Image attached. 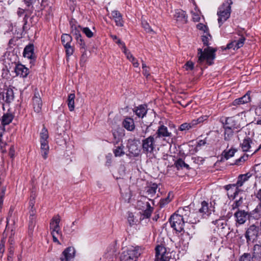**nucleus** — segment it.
Segmentation results:
<instances>
[{"label":"nucleus","instance_id":"nucleus-52","mask_svg":"<svg viewBox=\"0 0 261 261\" xmlns=\"http://www.w3.org/2000/svg\"><path fill=\"white\" fill-rule=\"evenodd\" d=\"M82 31L88 38H91L93 36V32L88 27L83 28Z\"/></svg>","mask_w":261,"mask_h":261},{"label":"nucleus","instance_id":"nucleus-42","mask_svg":"<svg viewBox=\"0 0 261 261\" xmlns=\"http://www.w3.org/2000/svg\"><path fill=\"white\" fill-rule=\"evenodd\" d=\"M40 141H48L47 139L48 138V134L47 129L45 127H43L42 129L41 130V132L40 133Z\"/></svg>","mask_w":261,"mask_h":261},{"label":"nucleus","instance_id":"nucleus-17","mask_svg":"<svg viewBox=\"0 0 261 261\" xmlns=\"http://www.w3.org/2000/svg\"><path fill=\"white\" fill-rule=\"evenodd\" d=\"M69 24L71 28V33L74 36L75 39H78L81 36V31H82V28L77 24L74 19L71 20Z\"/></svg>","mask_w":261,"mask_h":261},{"label":"nucleus","instance_id":"nucleus-10","mask_svg":"<svg viewBox=\"0 0 261 261\" xmlns=\"http://www.w3.org/2000/svg\"><path fill=\"white\" fill-rule=\"evenodd\" d=\"M61 42L66 49V55L68 56L72 55L73 53V48L71 45L72 40V37L67 34H64L61 36Z\"/></svg>","mask_w":261,"mask_h":261},{"label":"nucleus","instance_id":"nucleus-59","mask_svg":"<svg viewBox=\"0 0 261 261\" xmlns=\"http://www.w3.org/2000/svg\"><path fill=\"white\" fill-rule=\"evenodd\" d=\"M35 194H32L30 196V199L29 201V207H32V208L34 206L35 203Z\"/></svg>","mask_w":261,"mask_h":261},{"label":"nucleus","instance_id":"nucleus-22","mask_svg":"<svg viewBox=\"0 0 261 261\" xmlns=\"http://www.w3.org/2000/svg\"><path fill=\"white\" fill-rule=\"evenodd\" d=\"M23 56L28 59H33L34 58V45L30 44L26 46L23 50Z\"/></svg>","mask_w":261,"mask_h":261},{"label":"nucleus","instance_id":"nucleus-43","mask_svg":"<svg viewBox=\"0 0 261 261\" xmlns=\"http://www.w3.org/2000/svg\"><path fill=\"white\" fill-rule=\"evenodd\" d=\"M36 225V217L35 216H30L29 221V231H32Z\"/></svg>","mask_w":261,"mask_h":261},{"label":"nucleus","instance_id":"nucleus-31","mask_svg":"<svg viewBox=\"0 0 261 261\" xmlns=\"http://www.w3.org/2000/svg\"><path fill=\"white\" fill-rule=\"evenodd\" d=\"M134 112L139 117L143 118L147 113V107L146 105H140L134 109Z\"/></svg>","mask_w":261,"mask_h":261},{"label":"nucleus","instance_id":"nucleus-9","mask_svg":"<svg viewBox=\"0 0 261 261\" xmlns=\"http://www.w3.org/2000/svg\"><path fill=\"white\" fill-rule=\"evenodd\" d=\"M239 114L238 116L221 119L220 121L223 126H228L233 129H239L241 127L240 123L239 122Z\"/></svg>","mask_w":261,"mask_h":261},{"label":"nucleus","instance_id":"nucleus-62","mask_svg":"<svg viewBox=\"0 0 261 261\" xmlns=\"http://www.w3.org/2000/svg\"><path fill=\"white\" fill-rule=\"evenodd\" d=\"M245 104L244 103H243V100L241 99V98H239L237 99H236L233 101L232 102V106H240L241 105Z\"/></svg>","mask_w":261,"mask_h":261},{"label":"nucleus","instance_id":"nucleus-53","mask_svg":"<svg viewBox=\"0 0 261 261\" xmlns=\"http://www.w3.org/2000/svg\"><path fill=\"white\" fill-rule=\"evenodd\" d=\"M123 53L125 54L126 58L130 61L134 57L133 55L129 51L128 49L126 48L125 44H123Z\"/></svg>","mask_w":261,"mask_h":261},{"label":"nucleus","instance_id":"nucleus-4","mask_svg":"<svg viewBox=\"0 0 261 261\" xmlns=\"http://www.w3.org/2000/svg\"><path fill=\"white\" fill-rule=\"evenodd\" d=\"M140 254L139 247L132 246L122 252L120 258L121 261H136Z\"/></svg>","mask_w":261,"mask_h":261},{"label":"nucleus","instance_id":"nucleus-36","mask_svg":"<svg viewBox=\"0 0 261 261\" xmlns=\"http://www.w3.org/2000/svg\"><path fill=\"white\" fill-rule=\"evenodd\" d=\"M173 197V195L172 192H169L168 196L165 198L161 199L160 201V206L161 207H163L165 206L166 204L169 203Z\"/></svg>","mask_w":261,"mask_h":261},{"label":"nucleus","instance_id":"nucleus-60","mask_svg":"<svg viewBox=\"0 0 261 261\" xmlns=\"http://www.w3.org/2000/svg\"><path fill=\"white\" fill-rule=\"evenodd\" d=\"M197 27L199 30L203 31L204 32V34L208 32L207 27L202 23L197 24Z\"/></svg>","mask_w":261,"mask_h":261},{"label":"nucleus","instance_id":"nucleus-23","mask_svg":"<svg viewBox=\"0 0 261 261\" xmlns=\"http://www.w3.org/2000/svg\"><path fill=\"white\" fill-rule=\"evenodd\" d=\"M251 176V174L249 172H248L244 174H240L238 177L237 182L235 184V185L239 188L242 187L244 183L247 181L249 178Z\"/></svg>","mask_w":261,"mask_h":261},{"label":"nucleus","instance_id":"nucleus-27","mask_svg":"<svg viewBox=\"0 0 261 261\" xmlns=\"http://www.w3.org/2000/svg\"><path fill=\"white\" fill-rule=\"evenodd\" d=\"M14 115L12 113L7 112L5 113L1 118L2 124L5 125L9 124L14 118Z\"/></svg>","mask_w":261,"mask_h":261},{"label":"nucleus","instance_id":"nucleus-19","mask_svg":"<svg viewBox=\"0 0 261 261\" xmlns=\"http://www.w3.org/2000/svg\"><path fill=\"white\" fill-rule=\"evenodd\" d=\"M15 72L17 75L25 77L29 74V69L22 64H18L15 68Z\"/></svg>","mask_w":261,"mask_h":261},{"label":"nucleus","instance_id":"nucleus-8","mask_svg":"<svg viewBox=\"0 0 261 261\" xmlns=\"http://www.w3.org/2000/svg\"><path fill=\"white\" fill-rule=\"evenodd\" d=\"M259 234V231L258 227L254 224L250 225L247 228L245 233L247 243L249 244L251 242H253L257 239Z\"/></svg>","mask_w":261,"mask_h":261},{"label":"nucleus","instance_id":"nucleus-51","mask_svg":"<svg viewBox=\"0 0 261 261\" xmlns=\"http://www.w3.org/2000/svg\"><path fill=\"white\" fill-rule=\"evenodd\" d=\"M250 92L248 91L244 95L240 97L241 99L243 100V103H246L250 101Z\"/></svg>","mask_w":261,"mask_h":261},{"label":"nucleus","instance_id":"nucleus-40","mask_svg":"<svg viewBox=\"0 0 261 261\" xmlns=\"http://www.w3.org/2000/svg\"><path fill=\"white\" fill-rule=\"evenodd\" d=\"M175 167L178 170L185 168L186 169H189V166L186 164L181 159H178L175 163Z\"/></svg>","mask_w":261,"mask_h":261},{"label":"nucleus","instance_id":"nucleus-15","mask_svg":"<svg viewBox=\"0 0 261 261\" xmlns=\"http://www.w3.org/2000/svg\"><path fill=\"white\" fill-rule=\"evenodd\" d=\"M224 188L227 191L228 197L232 199H234L241 191L235 184L226 185Z\"/></svg>","mask_w":261,"mask_h":261},{"label":"nucleus","instance_id":"nucleus-46","mask_svg":"<svg viewBox=\"0 0 261 261\" xmlns=\"http://www.w3.org/2000/svg\"><path fill=\"white\" fill-rule=\"evenodd\" d=\"M50 229L51 230V232H54V233H56L57 235L59 236L61 238H62V234L59 225L57 226H53V227H50Z\"/></svg>","mask_w":261,"mask_h":261},{"label":"nucleus","instance_id":"nucleus-45","mask_svg":"<svg viewBox=\"0 0 261 261\" xmlns=\"http://www.w3.org/2000/svg\"><path fill=\"white\" fill-rule=\"evenodd\" d=\"M243 202V198L241 197L239 200H236L234 202V203L232 205V209L235 210L238 209L239 210V208L242 205Z\"/></svg>","mask_w":261,"mask_h":261},{"label":"nucleus","instance_id":"nucleus-34","mask_svg":"<svg viewBox=\"0 0 261 261\" xmlns=\"http://www.w3.org/2000/svg\"><path fill=\"white\" fill-rule=\"evenodd\" d=\"M211 212V210L210 209L208 206V203L205 201H203L201 202V207L199 208V212L203 215L208 216Z\"/></svg>","mask_w":261,"mask_h":261},{"label":"nucleus","instance_id":"nucleus-14","mask_svg":"<svg viewBox=\"0 0 261 261\" xmlns=\"http://www.w3.org/2000/svg\"><path fill=\"white\" fill-rule=\"evenodd\" d=\"M237 37H234V40L227 44L226 48H233L234 50L238 49L242 47L244 44L245 38L243 36H241V37H239L238 40H237Z\"/></svg>","mask_w":261,"mask_h":261},{"label":"nucleus","instance_id":"nucleus-58","mask_svg":"<svg viewBox=\"0 0 261 261\" xmlns=\"http://www.w3.org/2000/svg\"><path fill=\"white\" fill-rule=\"evenodd\" d=\"M247 159L248 155H243L241 156L239 159L236 160L234 164L239 165L240 164L241 162H245L246 160H247Z\"/></svg>","mask_w":261,"mask_h":261},{"label":"nucleus","instance_id":"nucleus-3","mask_svg":"<svg viewBox=\"0 0 261 261\" xmlns=\"http://www.w3.org/2000/svg\"><path fill=\"white\" fill-rule=\"evenodd\" d=\"M148 200H153L147 198L146 196H142L141 199L137 201V207L142 211L143 218H149L153 211V207L151 206Z\"/></svg>","mask_w":261,"mask_h":261},{"label":"nucleus","instance_id":"nucleus-2","mask_svg":"<svg viewBox=\"0 0 261 261\" xmlns=\"http://www.w3.org/2000/svg\"><path fill=\"white\" fill-rule=\"evenodd\" d=\"M232 4V0H226L218 8L217 15L218 16V21L219 27H221L229 18L231 13V5Z\"/></svg>","mask_w":261,"mask_h":261},{"label":"nucleus","instance_id":"nucleus-28","mask_svg":"<svg viewBox=\"0 0 261 261\" xmlns=\"http://www.w3.org/2000/svg\"><path fill=\"white\" fill-rule=\"evenodd\" d=\"M261 212V204H258L256 208L252 211L248 213L249 219H257L260 217Z\"/></svg>","mask_w":261,"mask_h":261},{"label":"nucleus","instance_id":"nucleus-54","mask_svg":"<svg viewBox=\"0 0 261 261\" xmlns=\"http://www.w3.org/2000/svg\"><path fill=\"white\" fill-rule=\"evenodd\" d=\"M190 129H191V127L189 123H184L181 124L178 128V129L180 131L188 130Z\"/></svg>","mask_w":261,"mask_h":261},{"label":"nucleus","instance_id":"nucleus-6","mask_svg":"<svg viewBox=\"0 0 261 261\" xmlns=\"http://www.w3.org/2000/svg\"><path fill=\"white\" fill-rule=\"evenodd\" d=\"M169 223L171 227L176 232H180L184 230V226L186 222L180 215L174 213L170 217Z\"/></svg>","mask_w":261,"mask_h":261},{"label":"nucleus","instance_id":"nucleus-63","mask_svg":"<svg viewBox=\"0 0 261 261\" xmlns=\"http://www.w3.org/2000/svg\"><path fill=\"white\" fill-rule=\"evenodd\" d=\"M143 27L144 28L145 30L148 33L153 32V30L151 29L150 27L147 22H144L142 23Z\"/></svg>","mask_w":261,"mask_h":261},{"label":"nucleus","instance_id":"nucleus-32","mask_svg":"<svg viewBox=\"0 0 261 261\" xmlns=\"http://www.w3.org/2000/svg\"><path fill=\"white\" fill-rule=\"evenodd\" d=\"M41 151L43 158L46 159L49 151V146L48 141H40Z\"/></svg>","mask_w":261,"mask_h":261},{"label":"nucleus","instance_id":"nucleus-38","mask_svg":"<svg viewBox=\"0 0 261 261\" xmlns=\"http://www.w3.org/2000/svg\"><path fill=\"white\" fill-rule=\"evenodd\" d=\"M75 95L74 94H70L68 95V106L70 111L74 110V99Z\"/></svg>","mask_w":261,"mask_h":261},{"label":"nucleus","instance_id":"nucleus-16","mask_svg":"<svg viewBox=\"0 0 261 261\" xmlns=\"http://www.w3.org/2000/svg\"><path fill=\"white\" fill-rule=\"evenodd\" d=\"M33 105L34 111L37 113L41 112L42 101L38 92H35L33 98Z\"/></svg>","mask_w":261,"mask_h":261},{"label":"nucleus","instance_id":"nucleus-33","mask_svg":"<svg viewBox=\"0 0 261 261\" xmlns=\"http://www.w3.org/2000/svg\"><path fill=\"white\" fill-rule=\"evenodd\" d=\"M252 257L258 260L261 258V244H255L252 250Z\"/></svg>","mask_w":261,"mask_h":261},{"label":"nucleus","instance_id":"nucleus-44","mask_svg":"<svg viewBox=\"0 0 261 261\" xmlns=\"http://www.w3.org/2000/svg\"><path fill=\"white\" fill-rule=\"evenodd\" d=\"M60 221L61 219L59 215L54 216L51 220L49 227H53V226H57L58 225H59Z\"/></svg>","mask_w":261,"mask_h":261},{"label":"nucleus","instance_id":"nucleus-7","mask_svg":"<svg viewBox=\"0 0 261 261\" xmlns=\"http://www.w3.org/2000/svg\"><path fill=\"white\" fill-rule=\"evenodd\" d=\"M172 137V133L168 131V128L164 125H161L154 135L156 140L163 138V140L166 141L167 143L171 144L173 143L172 139H170Z\"/></svg>","mask_w":261,"mask_h":261},{"label":"nucleus","instance_id":"nucleus-56","mask_svg":"<svg viewBox=\"0 0 261 261\" xmlns=\"http://www.w3.org/2000/svg\"><path fill=\"white\" fill-rule=\"evenodd\" d=\"M76 40L77 43L80 45L81 48L84 49V51H85L86 44L83 39L82 38V37H80V38L76 39Z\"/></svg>","mask_w":261,"mask_h":261},{"label":"nucleus","instance_id":"nucleus-26","mask_svg":"<svg viewBox=\"0 0 261 261\" xmlns=\"http://www.w3.org/2000/svg\"><path fill=\"white\" fill-rule=\"evenodd\" d=\"M23 2L28 7L27 11L29 13H32L35 9V6L37 7L39 3V0H24Z\"/></svg>","mask_w":261,"mask_h":261},{"label":"nucleus","instance_id":"nucleus-57","mask_svg":"<svg viewBox=\"0 0 261 261\" xmlns=\"http://www.w3.org/2000/svg\"><path fill=\"white\" fill-rule=\"evenodd\" d=\"M27 9H28V7H27L24 9L20 8H18L17 12L18 15L19 17L22 16L24 14L25 12L27 13V14H25V16L28 14H30L32 13H29L28 11H27Z\"/></svg>","mask_w":261,"mask_h":261},{"label":"nucleus","instance_id":"nucleus-55","mask_svg":"<svg viewBox=\"0 0 261 261\" xmlns=\"http://www.w3.org/2000/svg\"><path fill=\"white\" fill-rule=\"evenodd\" d=\"M171 253L166 252L163 258H161L159 261H172L171 259L173 260V259L171 258Z\"/></svg>","mask_w":261,"mask_h":261},{"label":"nucleus","instance_id":"nucleus-64","mask_svg":"<svg viewBox=\"0 0 261 261\" xmlns=\"http://www.w3.org/2000/svg\"><path fill=\"white\" fill-rule=\"evenodd\" d=\"M254 195L255 197L259 201L258 204H261V188L256 190V191L254 193Z\"/></svg>","mask_w":261,"mask_h":261},{"label":"nucleus","instance_id":"nucleus-29","mask_svg":"<svg viewBox=\"0 0 261 261\" xmlns=\"http://www.w3.org/2000/svg\"><path fill=\"white\" fill-rule=\"evenodd\" d=\"M252 143V140L249 137L245 138L243 142L241 144V148L243 151H253L252 150H250L251 148V144Z\"/></svg>","mask_w":261,"mask_h":261},{"label":"nucleus","instance_id":"nucleus-37","mask_svg":"<svg viewBox=\"0 0 261 261\" xmlns=\"http://www.w3.org/2000/svg\"><path fill=\"white\" fill-rule=\"evenodd\" d=\"M158 189V185L156 184H153L150 186L148 187L146 189V193L148 196L152 197L156 193Z\"/></svg>","mask_w":261,"mask_h":261},{"label":"nucleus","instance_id":"nucleus-21","mask_svg":"<svg viewBox=\"0 0 261 261\" xmlns=\"http://www.w3.org/2000/svg\"><path fill=\"white\" fill-rule=\"evenodd\" d=\"M114 145V148L113 151L116 157H120L125 154L124 146L122 142L118 143V144Z\"/></svg>","mask_w":261,"mask_h":261},{"label":"nucleus","instance_id":"nucleus-30","mask_svg":"<svg viewBox=\"0 0 261 261\" xmlns=\"http://www.w3.org/2000/svg\"><path fill=\"white\" fill-rule=\"evenodd\" d=\"M155 256L156 261H159L161 258H163L164 254L167 252L166 249L162 245H158L155 247Z\"/></svg>","mask_w":261,"mask_h":261},{"label":"nucleus","instance_id":"nucleus-35","mask_svg":"<svg viewBox=\"0 0 261 261\" xmlns=\"http://www.w3.org/2000/svg\"><path fill=\"white\" fill-rule=\"evenodd\" d=\"M224 129V138L226 141H229L231 139L233 136V129L230 128L228 126H223Z\"/></svg>","mask_w":261,"mask_h":261},{"label":"nucleus","instance_id":"nucleus-25","mask_svg":"<svg viewBox=\"0 0 261 261\" xmlns=\"http://www.w3.org/2000/svg\"><path fill=\"white\" fill-rule=\"evenodd\" d=\"M112 16L114 19L116 25L118 27H122L123 25V21L122 16L120 13L118 11H113L112 12Z\"/></svg>","mask_w":261,"mask_h":261},{"label":"nucleus","instance_id":"nucleus-11","mask_svg":"<svg viewBox=\"0 0 261 261\" xmlns=\"http://www.w3.org/2000/svg\"><path fill=\"white\" fill-rule=\"evenodd\" d=\"M177 212L180 213L179 215H180V216L184 218V220L186 222L190 223H196V220L192 219L194 214H191L189 206L180 208L177 211Z\"/></svg>","mask_w":261,"mask_h":261},{"label":"nucleus","instance_id":"nucleus-49","mask_svg":"<svg viewBox=\"0 0 261 261\" xmlns=\"http://www.w3.org/2000/svg\"><path fill=\"white\" fill-rule=\"evenodd\" d=\"M236 150L234 149H230L227 151L224 152V156L226 159L228 160L231 157H232L235 152H236Z\"/></svg>","mask_w":261,"mask_h":261},{"label":"nucleus","instance_id":"nucleus-18","mask_svg":"<svg viewBox=\"0 0 261 261\" xmlns=\"http://www.w3.org/2000/svg\"><path fill=\"white\" fill-rule=\"evenodd\" d=\"M174 18L177 22L181 23L184 24L187 22L188 17L186 12L180 9H177L175 11Z\"/></svg>","mask_w":261,"mask_h":261},{"label":"nucleus","instance_id":"nucleus-13","mask_svg":"<svg viewBox=\"0 0 261 261\" xmlns=\"http://www.w3.org/2000/svg\"><path fill=\"white\" fill-rule=\"evenodd\" d=\"M234 217L236 218V224L239 225L244 224L247 219H249L248 213L244 210H238L234 213Z\"/></svg>","mask_w":261,"mask_h":261},{"label":"nucleus","instance_id":"nucleus-41","mask_svg":"<svg viewBox=\"0 0 261 261\" xmlns=\"http://www.w3.org/2000/svg\"><path fill=\"white\" fill-rule=\"evenodd\" d=\"M105 257L109 261H114L116 258V254L114 249L108 251L105 254Z\"/></svg>","mask_w":261,"mask_h":261},{"label":"nucleus","instance_id":"nucleus-50","mask_svg":"<svg viewBox=\"0 0 261 261\" xmlns=\"http://www.w3.org/2000/svg\"><path fill=\"white\" fill-rule=\"evenodd\" d=\"M253 257L250 253H244L241 257L240 261H253Z\"/></svg>","mask_w":261,"mask_h":261},{"label":"nucleus","instance_id":"nucleus-5","mask_svg":"<svg viewBox=\"0 0 261 261\" xmlns=\"http://www.w3.org/2000/svg\"><path fill=\"white\" fill-rule=\"evenodd\" d=\"M156 139L154 135H151L142 140V149L143 153L146 155L152 154L155 149Z\"/></svg>","mask_w":261,"mask_h":261},{"label":"nucleus","instance_id":"nucleus-24","mask_svg":"<svg viewBox=\"0 0 261 261\" xmlns=\"http://www.w3.org/2000/svg\"><path fill=\"white\" fill-rule=\"evenodd\" d=\"M122 124L123 127L129 131H133L135 127L134 120L130 118H126L123 121Z\"/></svg>","mask_w":261,"mask_h":261},{"label":"nucleus","instance_id":"nucleus-47","mask_svg":"<svg viewBox=\"0 0 261 261\" xmlns=\"http://www.w3.org/2000/svg\"><path fill=\"white\" fill-rule=\"evenodd\" d=\"M113 136L114 137V140L113 141L114 145H117L118 144V143L122 142L120 135L117 132H113Z\"/></svg>","mask_w":261,"mask_h":261},{"label":"nucleus","instance_id":"nucleus-61","mask_svg":"<svg viewBox=\"0 0 261 261\" xmlns=\"http://www.w3.org/2000/svg\"><path fill=\"white\" fill-rule=\"evenodd\" d=\"M186 70H193L194 68V63L191 61H188L185 65Z\"/></svg>","mask_w":261,"mask_h":261},{"label":"nucleus","instance_id":"nucleus-12","mask_svg":"<svg viewBox=\"0 0 261 261\" xmlns=\"http://www.w3.org/2000/svg\"><path fill=\"white\" fill-rule=\"evenodd\" d=\"M75 249L72 247L66 248L62 253L60 259L61 261H71L74 257Z\"/></svg>","mask_w":261,"mask_h":261},{"label":"nucleus","instance_id":"nucleus-20","mask_svg":"<svg viewBox=\"0 0 261 261\" xmlns=\"http://www.w3.org/2000/svg\"><path fill=\"white\" fill-rule=\"evenodd\" d=\"M3 99L8 103H11L14 99V93L12 89L7 88L3 92Z\"/></svg>","mask_w":261,"mask_h":261},{"label":"nucleus","instance_id":"nucleus-48","mask_svg":"<svg viewBox=\"0 0 261 261\" xmlns=\"http://www.w3.org/2000/svg\"><path fill=\"white\" fill-rule=\"evenodd\" d=\"M212 223L214 225H217L218 227H220L221 228H224L225 225H226L225 222L223 219H217L215 221H213Z\"/></svg>","mask_w":261,"mask_h":261},{"label":"nucleus","instance_id":"nucleus-1","mask_svg":"<svg viewBox=\"0 0 261 261\" xmlns=\"http://www.w3.org/2000/svg\"><path fill=\"white\" fill-rule=\"evenodd\" d=\"M211 39L212 36L208 32L204 33V34L202 36V41L203 44L205 46H208V41ZM216 49L210 46H207L206 48H204L203 50L200 48H198L197 53L198 63L202 64L205 61L208 65H212L214 63L213 61L216 57Z\"/></svg>","mask_w":261,"mask_h":261},{"label":"nucleus","instance_id":"nucleus-39","mask_svg":"<svg viewBox=\"0 0 261 261\" xmlns=\"http://www.w3.org/2000/svg\"><path fill=\"white\" fill-rule=\"evenodd\" d=\"M207 116H203L200 117L197 119L193 120L191 122L189 123L191 128L194 127L197 124L203 122L204 120H206Z\"/></svg>","mask_w":261,"mask_h":261}]
</instances>
